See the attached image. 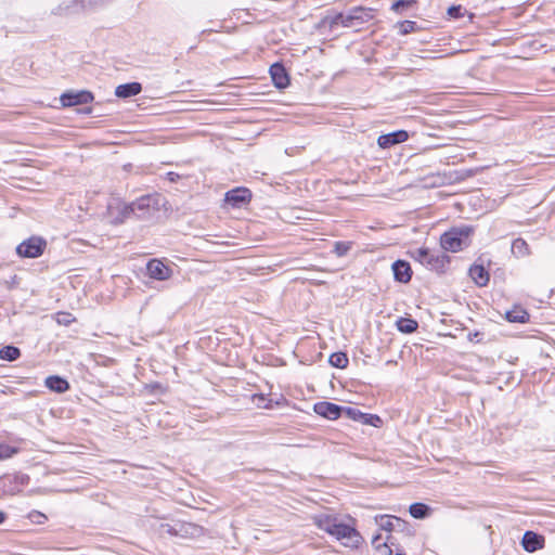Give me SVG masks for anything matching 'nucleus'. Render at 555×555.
Wrapping results in <instances>:
<instances>
[{"label":"nucleus","mask_w":555,"mask_h":555,"mask_svg":"<svg viewBox=\"0 0 555 555\" xmlns=\"http://www.w3.org/2000/svg\"><path fill=\"white\" fill-rule=\"evenodd\" d=\"M312 521L319 529L341 541L346 547H358L362 542L361 534L352 526L341 522L335 515L318 514L312 516Z\"/></svg>","instance_id":"f257e3e1"},{"label":"nucleus","mask_w":555,"mask_h":555,"mask_svg":"<svg viewBox=\"0 0 555 555\" xmlns=\"http://www.w3.org/2000/svg\"><path fill=\"white\" fill-rule=\"evenodd\" d=\"M473 228L469 225L454 227L440 237V245L444 251L457 253L469 246Z\"/></svg>","instance_id":"f03ea898"},{"label":"nucleus","mask_w":555,"mask_h":555,"mask_svg":"<svg viewBox=\"0 0 555 555\" xmlns=\"http://www.w3.org/2000/svg\"><path fill=\"white\" fill-rule=\"evenodd\" d=\"M47 247V242L40 236H31L23 241L17 247L16 253L20 257L37 258L41 256Z\"/></svg>","instance_id":"7ed1b4c3"},{"label":"nucleus","mask_w":555,"mask_h":555,"mask_svg":"<svg viewBox=\"0 0 555 555\" xmlns=\"http://www.w3.org/2000/svg\"><path fill=\"white\" fill-rule=\"evenodd\" d=\"M134 217L138 219H146L159 209V199L155 195H145L132 202Z\"/></svg>","instance_id":"20e7f679"},{"label":"nucleus","mask_w":555,"mask_h":555,"mask_svg":"<svg viewBox=\"0 0 555 555\" xmlns=\"http://www.w3.org/2000/svg\"><path fill=\"white\" fill-rule=\"evenodd\" d=\"M382 540L379 533L372 539V545L379 555H404L403 551L396 544V539L392 534L387 535L385 541Z\"/></svg>","instance_id":"39448f33"},{"label":"nucleus","mask_w":555,"mask_h":555,"mask_svg":"<svg viewBox=\"0 0 555 555\" xmlns=\"http://www.w3.org/2000/svg\"><path fill=\"white\" fill-rule=\"evenodd\" d=\"M60 100L63 106H75L92 102L93 95L89 91H69L63 93Z\"/></svg>","instance_id":"423d86ee"},{"label":"nucleus","mask_w":555,"mask_h":555,"mask_svg":"<svg viewBox=\"0 0 555 555\" xmlns=\"http://www.w3.org/2000/svg\"><path fill=\"white\" fill-rule=\"evenodd\" d=\"M146 270L150 278L158 281L168 280L172 274V270L158 259L150 260Z\"/></svg>","instance_id":"0eeeda50"},{"label":"nucleus","mask_w":555,"mask_h":555,"mask_svg":"<svg viewBox=\"0 0 555 555\" xmlns=\"http://www.w3.org/2000/svg\"><path fill=\"white\" fill-rule=\"evenodd\" d=\"M251 193L246 188H236L225 193L224 201L233 207H242L250 201Z\"/></svg>","instance_id":"6e6552de"},{"label":"nucleus","mask_w":555,"mask_h":555,"mask_svg":"<svg viewBox=\"0 0 555 555\" xmlns=\"http://www.w3.org/2000/svg\"><path fill=\"white\" fill-rule=\"evenodd\" d=\"M409 139L405 130H398L391 133L382 134L377 139V144L382 149H389L396 144L403 143Z\"/></svg>","instance_id":"1a4fd4ad"},{"label":"nucleus","mask_w":555,"mask_h":555,"mask_svg":"<svg viewBox=\"0 0 555 555\" xmlns=\"http://www.w3.org/2000/svg\"><path fill=\"white\" fill-rule=\"evenodd\" d=\"M375 524L378 526L380 530H385L387 532H391L397 529L402 530L405 527V521L396 516L389 515L376 516Z\"/></svg>","instance_id":"9d476101"},{"label":"nucleus","mask_w":555,"mask_h":555,"mask_svg":"<svg viewBox=\"0 0 555 555\" xmlns=\"http://www.w3.org/2000/svg\"><path fill=\"white\" fill-rule=\"evenodd\" d=\"M343 408L332 402L322 401L314 404V412L328 420H337L341 414Z\"/></svg>","instance_id":"9b49d317"},{"label":"nucleus","mask_w":555,"mask_h":555,"mask_svg":"<svg viewBox=\"0 0 555 555\" xmlns=\"http://www.w3.org/2000/svg\"><path fill=\"white\" fill-rule=\"evenodd\" d=\"M545 539L543 535L538 534L533 531H526L524 533L521 545L525 551L533 553L544 547Z\"/></svg>","instance_id":"f8f14e48"},{"label":"nucleus","mask_w":555,"mask_h":555,"mask_svg":"<svg viewBox=\"0 0 555 555\" xmlns=\"http://www.w3.org/2000/svg\"><path fill=\"white\" fill-rule=\"evenodd\" d=\"M424 262V266L430 270L442 271L449 263V256L444 253H435L428 249V257Z\"/></svg>","instance_id":"ddd939ff"},{"label":"nucleus","mask_w":555,"mask_h":555,"mask_svg":"<svg viewBox=\"0 0 555 555\" xmlns=\"http://www.w3.org/2000/svg\"><path fill=\"white\" fill-rule=\"evenodd\" d=\"M395 280L400 283H408L412 278L410 263L404 260H397L392 263Z\"/></svg>","instance_id":"4468645a"},{"label":"nucleus","mask_w":555,"mask_h":555,"mask_svg":"<svg viewBox=\"0 0 555 555\" xmlns=\"http://www.w3.org/2000/svg\"><path fill=\"white\" fill-rule=\"evenodd\" d=\"M270 75L275 87L283 89L289 83L288 75L282 64L275 63L270 67Z\"/></svg>","instance_id":"2eb2a0df"},{"label":"nucleus","mask_w":555,"mask_h":555,"mask_svg":"<svg viewBox=\"0 0 555 555\" xmlns=\"http://www.w3.org/2000/svg\"><path fill=\"white\" fill-rule=\"evenodd\" d=\"M82 9L81 0H64L52 10V14L66 15Z\"/></svg>","instance_id":"dca6fc26"},{"label":"nucleus","mask_w":555,"mask_h":555,"mask_svg":"<svg viewBox=\"0 0 555 555\" xmlns=\"http://www.w3.org/2000/svg\"><path fill=\"white\" fill-rule=\"evenodd\" d=\"M141 91H142L141 83H139V82H129V83L119 85L116 88V90H115V94L118 98L126 99V98H130V96L137 95Z\"/></svg>","instance_id":"f3484780"},{"label":"nucleus","mask_w":555,"mask_h":555,"mask_svg":"<svg viewBox=\"0 0 555 555\" xmlns=\"http://www.w3.org/2000/svg\"><path fill=\"white\" fill-rule=\"evenodd\" d=\"M469 275L478 286H486L490 275L483 266L474 264L469 269Z\"/></svg>","instance_id":"a211bd4d"},{"label":"nucleus","mask_w":555,"mask_h":555,"mask_svg":"<svg viewBox=\"0 0 555 555\" xmlns=\"http://www.w3.org/2000/svg\"><path fill=\"white\" fill-rule=\"evenodd\" d=\"M46 386L57 393H63L69 388V384L65 378L53 375L46 378Z\"/></svg>","instance_id":"6ab92c4d"},{"label":"nucleus","mask_w":555,"mask_h":555,"mask_svg":"<svg viewBox=\"0 0 555 555\" xmlns=\"http://www.w3.org/2000/svg\"><path fill=\"white\" fill-rule=\"evenodd\" d=\"M506 320L512 323H525L529 320V313L521 308H514L506 312Z\"/></svg>","instance_id":"aec40b11"},{"label":"nucleus","mask_w":555,"mask_h":555,"mask_svg":"<svg viewBox=\"0 0 555 555\" xmlns=\"http://www.w3.org/2000/svg\"><path fill=\"white\" fill-rule=\"evenodd\" d=\"M409 512L412 517L423 519L429 515L430 508L424 503H413L410 505Z\"/></svg>","instance_id":"412c9836"},{"label":"nucleus","mask_w":555,"mask_h":555,"mask_svg":"<svg viewBox=\"0 0 555 555\" xmlns=\"http://www.w3.org/2000/svg\"><path fill=\"white\" fill-rule=\"evenodd\" d=\"M417 322L408 318H400L397 321V327L401 333L411 334L417 330Z\"/></svg>","instance_id":"4be33fe9"},{"label":"nucleus","mask_w":555,"mask_h":555,"mask_svg":"<svg viewBox=\"0 0 555 555\" xmlns=\"http://www.w3.org/2000/svg\"><path fill=\"white\" fill-rule=\"evenodd\" d=\"M512 253L516 257H525L529 255V247L527 242L520 237L514 240L512 243Z\"/></svg>","instance_id":"5701e85b"},{"label":"nucleus","mask_w":555,"mask_h":555,"mask_svg":"<svg viewBox=\"0 0 555 555\" xmlns=\"http://www.w3.org/2000/svg\"><path fill=\"white\" fill-rule=\"evenodd\" d=\"M328 362L337 369H345L349 363V359L345 352H334L330 356Z\"/></svg>","instance_id":"b1692460"},{"label":"nucleus","mask_w":555,"mask_h":555,"mask_svg":"<svg viewBox=\"0 0 555 555\" xmlns=\"http://www.w3.org/2000/svg\"><path fill=\"white\" fill-rule=\"evenodd\" d=\"M21 356V351L15 346H5L0 349V359L5 361H15Z\"/></svg>","instance_id":"393cba45"},{"label":"nucleus","mask_w":555,"mask_h":555,"mask_svg":"<svg viewBox=\"0 0 555 555\" xmlns=\"http://www.w3.org/2000/svg\"><path fill=\"white\" fill-rule=\"evenodd\" d=\"M353 21V16L351 15H344L341 13L337 14L331 22V25H343L346 27L351 26V22Z\"/></svg>","instance_id":"a878e982"},{"label":"nucleus","mask_w":555,"mask_h":555,"mask_svg":"<svg viewBox=\"0 0 555 555\" xmlns=\"http://www.w3.org/2000/svg\"><path fill=\"white\" fill-rule=\"evenodd\" d=\"M119 214H120V217H118L119 222H122L125 219L134 217V209H133L132 203L124 204L120 207Z\"/></svg>","instance_id":"bb28decb"},{"label":"nucleus","mask_w":555,"mask_h":555,"mask_svg":"<svg viewBox=\"0 0 555 555\" xmlns=\"http://www.w3.org/2000/svg\"><path fill=\"white\" fill-rule=\"evenodd\" d=\"M351 248V243L350 242H336L334 244V253L338 256V257H344L348 254V251L350 250Z\"/></svg>","instance_id":"cd10ccee"},{"label":"nucleus","mask_w":555,"mask_h":555,"mask_svg":"<svg viewBox=\"0 0 555 555\" xmlns=\"http://www.w3.org/2000/svg\"><path fill=\"white\" fill-rule=\"evenodd\" d=\"M162 528V532H167L171 535H177L179 534L184 528H185V525L184 524H179V525H169V524H163L160 526Z\"/></svg>","instance_id":"c85d7f7f"},{"label":"nucleus","mask_w":555,"mask_h":555,"mask_svg":"<svg viewBox=\"0 0 555 555\" xmlns=\"http://www.w3.org/2000/svg\"><path fill=\"white\" fill-rule=\"evenodd\" d=\"M415 3L416 0H398L392 4L391 10L395 12H401L402 10L410 8Z\"/></svg>","instance_id":"c756f323"},{"label":"nucleus","mask_w":555,"mask_h":555,"mask_svg":"<svg viewBox=\"0 0 555 555\" xmlns=\"http://www.w3.org/2000/svg\"><path fill=\"white\" fill-rule=\"evenodd\" d=\"M253 401L258 408L270 409L272 406L271 400H267L263 395H254Z\"/></svg>","instance_id":"7c9ffc66"},{"label":"nucleus","mask_w":555,"mask_h":555,"mask_svg":"<svg viewBox=\"0 0 555 555\" xmlns=\"http://www.w3.org/2000/svg\"><path fill=\"white\" fill-rule=\"evenodd\" d=\"M15 453H17L16 448L0 444V460L9 459Z\"/></svg>","instance_id":"2f4dec72"},{"label":"nucleus","mask_w":555,"mask_h":555,"mask_svg":"<svg viewBox=\"0 0 555 555\" xmlns=\"http://www.w3.org/2000/svg\"><path fill=\"white\" fill-rule=\"evenodd\" d=\"M428 257V248H418L414 251V258L424 264L425 260Z\"/></svg>","instance_id":"473e14b6"},{"label":"nucleus","mask_w":555,"mask_h":555,"mask_svg":"<svg viewBox=\"0 0 555 555\" xmlns=\"http://www.w3.org/2000/svg\"><path fill=\"white\" fill-rule=\"evenodd\" d=\"M400 25L402 27V34H409L414 30L416 24L412 21H404Z\"/></svg>","instance_id":"72a5a7b5"},{"label":"nucleus","mask_w":555,"mask_h":555,"mask_svg":"<svg viewBox=\"0 0 555 555\" xmlns=\"http://www.w3.org/2000/svg\"><path fill=\"white\" fill-rule=\"evenodd\" d=\"M462 7L461 5H452L448 9V14L451 17L457 18L461 16Z\"/></svg>","instance_id":"f704fd0d"},{"label":"nucleus","mask_w":555,"mask_h":555,"mask_svg":"<svg viewBox=\"0 0 555 555\" xmlns=\"http://www.w3.org/2000/svg\"><path fill=\"white\" fill-rule=\"evenodd\" d=\"M347 412L354 420L357 418V416H360L362 418H365V422H367V414H363L360 411L350 408L347 410Z\"/></svg>","instance_id":"c9c22d12"},{"label":"nucleus","mask_w":555,"mask_h":555,"mask_svg":"<svg viewBox=\"0 0 555 555\" xmlns=\"http://www.w3.org/2000/svg\"><path fill=\"white\" fill-rule=\"evenodd\" d=\"M167 179H168L170 182H176V181H178V180L180 179V175H179V173H177V172H172V171H170V172H168V173H167Z\"/></svg>","instance_id":"e433bc0d"},{"label":"nucleus","mask_w":555,"mask_h":555,"mask_svg":"<svg viewBox=\"0 0 555 555\" xmlns=\"http://www.w3.org/2000/svg\"><path fill=\"white\" fill-rule=\"evenodd\" d=\"M5 520V514L0 511V524H2Z\"/></svg>","instance_id":"4c0bfd02"},{"label":"nucleus","mask_w":555,"mask_h":555,"mask_svg":"<svg viewBox=\"0 0 555 555\" xmlns=\"http://www.w3.org/2000/svg\"><path fill=\"white\" fill-rule=\"evenodd\" d=\"M479 335V333H474V334H469L468 337H469V340H473L475 339V337H477Z\"/></svg>","instance_id":"58836bf2"},{"label":"nucleus","mask_w":555,"mask_h":555,"mask_svg":"<svg viewBox=\"0 0 555 555\" xmlns=\"http://www.w3.org/2000/svg\"><path fill=\"white\" fill-rule=\"evenodd\" d=\"M35 515H36L37 517H40V518L46 519V516H44L42 513L35 512Z\"/></svg>","instance_id":"ea45409f"},{"label":"nucleus","mask_w":555,"mask_h":555,"mask_svg":"<svg viewBox=\"0 0 555 555\" xmlns=\"http://www.w3.org/2000/svg\"><path fill=\"white\" fill-rule=\"evenodd\" d=\"M371 418L375 417L376 421H379V417L378 416H373V415H370Z\"/></svg>","instance_id":"a19ab883"},{"label":"nucleus","mask_w":555,"mask_h":555,"mask_svg":"<svg viewBox=\"0 0 555 555\" xmlns=\"http://www.w3.org/2000/svg\"><path fill=\"white\" fill-rule=\"evenodd\" d=\"M37 521L38 524H41L42 521L40 520V517H37Z\"/></svg>","instance_id":"79ce46f5"},{"label":"nucleus","mask_w":555,"mask_h":555,"mask_svg":"<svg viewBox=\"0 0 555 555\" xmlns=\"http://www.w3.org/2000/svg\"><path fill=\"white\" fill-rule=\"evenodd\" d=\"M37 521L38 524H41L42 521L40 520V517H37Z\"/></svg>","instance_id":"37998d69"}]
</instances>
